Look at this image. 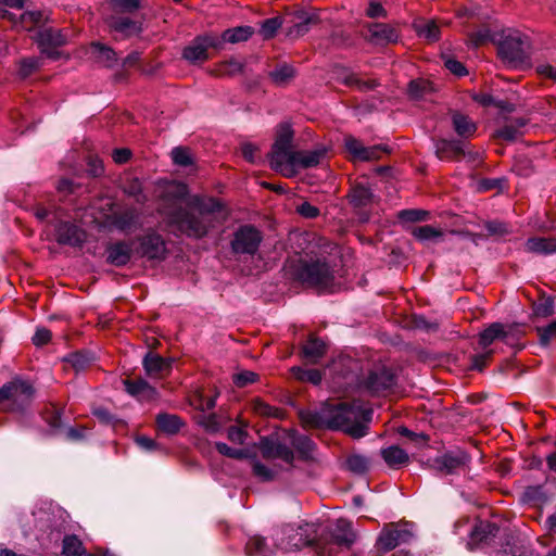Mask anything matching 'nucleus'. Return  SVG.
<instances>
[{
	"instance_id": "f257e3e1",
	"label": "nucleus",
	"mask_w": 556,
	"mask_h": 556,
	"mask_svg": "<svg viewBox=\"0 0 556 556\" xmlns=\"http://www.w3.org/2000/svg\"><path fill=\"white\" fill-rule=\"evenodd\" d=\"M162 211L169 224L189 237L201 238L222 223L227 213L214 198L189 195L182 182H167L162 191Z\"/></svg>"
},
{
	"instance_id": "dca6fc26",
	"label": "nucleus",
	"mask_w": 556,
	"mask_h": 556,
	"mask_svg": "<svg viewBox=\"0 0 556 556\" xmlns=\"http://www.w3.org/2000/svg\"><path fill=\"white\" fill-rule=\"evenodd\" d=\"M262 455L266 459H281L287 464L293 460V452L286 444H281L277 440L262 439L260 443Z\"/></svg>"
},
{
	"instance_id": "680f3d73",
	"label": "nucleus",
	"mask_w": 556,
	"mask_h": 556,
	"mask_svg": "<svg viewBox=\"0 0 556 556\" xmlns=\"http://www.w3.org/2000/svg\"><path fill=\"white\" fill-rule=\"evenodd\" d=\"M253 472L256 477H258L263 481H269L274 479L276 476V470L266 467L260 462H255L253 464Z\"/></svg>"
},
{
	"instance_id": "2eb2a0df",
	"label": "nucleus",
	"mask_w": 556,
	"mask_h": 556,
	"mask_svg": "<svg viewBox=\"0 0 556 556\" xmlns=\"http://www.w3.org/2000/svg\"><path fill=\"white\" fill-rule=\"evenodd\" d=\"M344 146L354 160L372 161L380 157L382 149L379 146L364 147L361 141L352 136L344 139Z\"/></svg>"
},
{
	"instance_id": "2f4dec72",
	"label": "nucleus",
	"mask_w": 556,
	"mask_h": 556,
	"mask_svg": "<svg viewBox=\"0 0 556 556\" xmlns=\"http://www.w3.org/2000/svg\"><path fill=\"white\" fill-rule=\"evenodd\" d=\"M414 29L419 37L425 38L428 41H435L439 39V26L433 20H418L414 23Z\"/></svg>"
},
{
	"instance_id": "393cba45",
	"label": "nucleus",
	"mask_w": 556,
	"mask_h": 556,
	"mask_svg": "<svg viewBox=\"0 0 556 556\" xmlns=\"http://www.w3.org/2000/svg\"><path fill=\"white\" fill-rule=\"evenodd\" d=\"M46 17L40 11H25L21 12L11 21L15 27L30 31L36 27H41Z\"/></svg>"
},
{
	"instance_id": "5701e85b",
	"label": "nucleus",
	"mask_w": 556,
	"mask_h": 556,
	"mask_svg": "<svg viewBox=\"0 0 556 556\" xmlns=\"http://www.w3.org/2000/svg\"><path fill=\"white\" fill-rule=\"evenodd\" d=\"M508 328L500 323H493L484 329L479 336V344L482 349H486L495 340H503L507 342Z\"/></svg>"
},
{
	"instance_id": "39448f33",
	"label": "nucleus",
	"mask_w": 556,
	"mask_h": 556,
	"mask_svg": "<svg viewBox=\"0 0 556 556\" xmlns=\"http://www.w3.org/2000/svg\"><path fill=\"white\" fill-rule=\"evenodd\" d=\"M314 526L305 523L303 526H287L277 533L276 542L277 545L285 552H291L306 546L312 541V533L314 532Z\"/></svg>"
},
{
	"instance_id": "f704fd0d",
	"label": "nucleus",
	"mask_w": 556,
	"mask_h": 556,
	"mask_svg": "<svg viewBox=\"0 0 556 556\" xmlns=\"http://www.w3.org/2000/svg\"><path fill=\"white\" fill-rule=\"evenodd\" d=\"M253 35V28L250 26H239L236 28L227 29L223 33L219 39L222 45L224 42L237 43L248 40Z\"/></svg>"
},
{
	"instance_id": "79ce46f5",
	"label": "nucleus",
	"mask_w": 556,
	"mask_h": 556,
	"mask_svg": "<svg viewBox=\"0 0 556 556\" xmlns=\"http://www.w3.org/2000/svg\"><path fill=\"white\" fill-rule=\"evenodd\" d=\"M24 5L25 0H0V17L14 21L17 14L11 10L22 11Z\"/></svg>"
},
{
	"instance_id": "bb28decb",
	"label": "nucleus",
	"mask_w": 556,
	"mask_h": 556,
	"mask_svg": "<svg viewBox=\"0 0 556 556\" xmlns=\"http://www.w3.org/2000/svg\"><path fill=\"white\" fill-rule=\"evenodd\" d=\"M381 457L384 463L394 469H397L404 465H406L409 460L408 454L401 447L396 445H391L386 448H382Z\"/></svg>"
},
{
	"instance_id": "49530a36",
	"label": "nucleus",
	"mask_w": 556,
	"mask_h": 556,
	"mask_svg": "<svg viewBox=\"0 0 556 556\" xmlns=\"http://www.w3.org/2000/svg\"><path fill=\"white\" fill-rule=\"evenodd\" d=\"M173 162L178 166H189L193 163V156L189 149L177 147L170 152Z\"/></svg>"
},
{
	"instance_id": "ea45409f",
	"label": "nucleus",
	"mask_w": 556,
	"mask_h": 556,
	"mask_svg": "<svg viewBox=\"0 0 556 556\" xmlns=\"http://www.w3.org/2000/svg\"><path fill=\"white\" fill-rule=\"evenodd\" d=\"M412 233L421 242L438 241L442 237L441 230L429 225L416 227Z\"/></svg>"
},
{
	"instance_id": "e2e57ef3",
	"label": "nucleus",
	"mask_w": 556,
	"mask_h": 556,
	"mask_svg": "<svg viewBox=\"0 0 556 556\" xmlns=\"http://www.w3.org/2000/svg\"><path fill=\"white\" fill-rule=\"evenodd\" d=\"M76 371L83 370L89 363L90 357L83 353H75L66 359Z\"/></svg>"
},
{
	"instance_id": "c85d7f7f",
	"label": "nucleus",
	"mask_w": 556,
	"mask_h": 556,
	"mask_svg": "<svg viewBox=\"0 0 556 556\" xmlns=\"http://www.w3.org/2000/svg\"><path fill=\"white\" fill-rule=\"evenodd\" d=\"M497 531L498 528L494 523L488 521H480L472 529L470 533V542L468 544L471 547V545L473 544L484 542L488 540L489 536H494L497 533Z\"/></svg>"
},
{
	"instance_id": "8fccbe9b",
	"label": "nucleus",
	"mask_w": 556,
	"mask_h": 556,
	"mask_svg": "<svg viewBox=\"0 0 556 556\" xmlns=\"http://www.w3.org/2000/svg\"><path fill=\"white\" fill-rule=\"evenodd\" d=\"M83 553V544L76 536H66L63 541V554L65 556H78Z\"/></svg>"
},
{
	"instance_id": "3c124183",
	"label": "nucleus",
	"mask_w": 556,
	"mask_h": 556,
	"mask_svg": "<svg viewBox=\"0 0 556 556\" xmlns=\"http://www.w3.org/2000/svg\"><path fill=\"white\" fill-rule=\"evenodd\" d=\"M198 422L211 433H215L220 429V422L215 414H201L198 417Z\"/></svg>"
},
{
	"instance_id": "37998d69",
	"label": "nucleus",
	"mask_w": 556,
	"mask_h": 556,
	"mask_svg": "<svg viewBox=\"0 0 556 556\" xmlns=\"http://www.w3.org/2000/svg\"><path fill=\"white\" fill-rule=\"evenodd\" d=\"M112 14L124 15L136 11L139 8V0H111Z\"/></svg>"
},
{
	"instance_id": "f3484780",
	"label": "nucleus",
	"mask_w": 556,
	"mask_h": 556,
	"mask_svg": "<svg viewBox=\"0 0 556 556\" xmlns=\"http://www.w3.org/2000/svg\"><path fill=\"white\" fill-rule=\"evenodd\" d=\"M393 383L394 376L389 369L383 367L369 374L364 383V388L371 394H378L391 388Z\"/></svg>"
},
{
	"instance_id": "a211bd4d",
	"label": "nucleus",
	"mask_w": 556,
	"mask_h": 556,
	"mask_svg": "<svg viewBox=\"0 0 556 556\" xmlns=\"http://www.w3.org/2000/svg\"><path fill=\"white\" fill-rule=\"evenodd\" d=\"M136 252L148 258H161L165 253V243L161 236L149 233L140 239Z\"/></svg>"
},
{
	"instance_id": "f8f14e48",
	"label": "nucleus",
	"mask_w": 556,
	"mask_h": 556,
	"mask_svg": "<svg viewBox=\"0 0 556 556\" xmlns=\"http://www.w3.org/2000/svg\"><path fill=\"white\" fill-rule=\"evenodd\" d=\"M33 388L24 381H12L0 388V403L12 401L13 405H20L30 400Z\"/></svg>"
},
{
	"instance_id": "1a4fd4ad",
	"label": "nucleus",
	"mask_w": 556,
	"mask_h": 556,
	"mask_svg": "<svg viewBox=\"0 0 556 556\" xmlns=\"http://www.w3.org/2000/svg\"><path fill=\"white\" fill-rule=\"evenodd\" d=\"M94 207H90L91 220L106 226L114 227L122 231L130 230L137 223V214L134 210H125L122 212H114L111 215H97L93 212Z\"/></svg>"
},
{
	"instance_id": "72a5a7b5",
	"label": "nucleus",
	"mask_w": 556,
	"mask_h": 556,
	"mask_svg": "<svg viewBox=\"0 0 556 556\" xmlns=\"http://www.w3.org/2000/svg\"><path fill=\"white\" fill-rule=\"evenodd\" d=\"M453 126L460 137H470L477 130L476 124L468 116L460 113L453 114Z\"/></svg>"
},
{
	"instance_id": "69168bd1",
	"label": "nucleus",
	"mask_w": 556,
	"mask_h": 556,
	"mask_svg": "<svg viewBox=\"0 0 556 556\" xmlns=\"http://www.w3.org/2000/svg\"><path fill=\"white\" fill-rule=\"evenodd\" d=\"M445 67L456 76H464L467 74L465 66L457 60L446 58L444 60Z\"/></svg>"
},
{
	"instance_id": "412c9836",
	"label": "nucleus",
	"mask_w": 556,
	"mask_h": 556,
	"mask_svg": "<svg viewBox=\"0 0 556 556\" xmlns=\"http://www.w3.org/2000/svg\"><path fill=\"white\" fill-rule=\"evenodd\" d=\"M370 39L378 45L393 43L399 40L397 30L388 24L375 23L368 28Z\"/></svg>"
},
{
	"instance_id": "603ef678",
	"label": "nucleus",
	"mask_w": 556,
	"mask_h": 556,
	"mask_svg": "<svg viewBox=\"0 0 556 556\" xmlns=\"http://www.w3.org/2000/svg\"><path fill=\"white\" fill-rule=\"evenodd\" d=\"M346 465L351 471L363 473L368 469L369 462L365 456L351 455L346 460Z\"/></svg>"
},
{
	"instance_id": "6ab92c4d",
	"label": "nucleus",
	"mask_w": 556,
	"mask_h": 556,
	"mask_svg": "<svg viewBox=\"0 0 556 556\" xmlns=\"http://www.w3.org/2000/svg\"><path fill=\"white\" fill-rule=\"evenodd\" d=\"M109 27L124 37L137 35L141 30V23L127 14H111L106 18Z\"/></svg>"
},
{
	"instance_id": "aec40b11",
	"label": "nucleus",
	"mask_w": 556,
	"mask_h": 556,
	"mask_svg": "<svg viewBox=\"0 0 556 556\" xmlns=\"http://www.w3.org/2000/svg\"><path fill=\"white\" fill-rule=\"evenodd\" d=\"M172 358H164L153 352H149L143 358V367L148 376L161 377L172 368Z\"/></svg>"
},
{
	"instance_id": "13d9d810",
	"label": "nucleus",
	"mask_w": 556,
	"mask_h": 556,
	"mask_svg": "<svg viewBox=\"0 0 556 556\" xmlns=\"http://www.w3.org/2000/svg\"><path fill=\"white\" fill-rule=\"evenodd\" d=\"M124 190L129 195L136 197L138 201L144 200V197H141L142 182L138 178L128 179L125 182Z\"/></svg>"
},
{
	"instance_id": "ddd939ff",
	"label": "nucleus",
	"mask_w": 556,
	"mask_h": 556,
	"mask_svg": "<svg viewBox=\"0 0 556 556\" xmlns=\"http://www.w3.org/2000/svg\"><path fill=\"white\" fill-rule=\"evenodd\" d=\"M469 462L468 455L463 451H454L437 457L433 468L441 473H454L464 468Z\"/></svg>"
},
{
	"instance_id": "58836bf2",
	"label": "nucleus",
	"mask_w": 556,
	"mask_h": 556,
	"mask_svg": "<svg viewBox=\"0 0 556 556\" xmlns=\"http://www.w3.org/2000/svg\"><path fill=\"white\" fill-rule=\"evenodd\" d=\"M326 345L323 341L311 339L303 346L304 356L312 363H316L325 353Z\"/></svg>"
},
{
	"instance_id": "c03bdc74",
	"label": "nucleus",
	"mask_w": 556,
	"mask_h": 556,
	"mask_svg": "<svg viewBox=\"0 0 556 556\" xmlns=\"http://www.w3.org/2000/svg\"><path fill=\"white\" fill-rule=\"evenodd\" d=\"M289 441L295 450L306 456L309 455L314 448V443L307 435L291 433L289 434Z\"/></svg>"
},
{
	"instance_id": "423d86ee",
	"label": "nucleus",
	"mask_w": 556,
	"mask_h": 556,
	"mask_svg": "<svg viewBox=\"0 0 556 556\" xmlns=\"http://www.w3.org/2000/svg\"><path fill=\"white\" fill-rule=\"evenodd\" d=\"M211 48H222V40L219 37L214 34L201 35L195 37L185 47L182 56L191 64L203 63L210 59L208 50Z\"/></svg>"
},
{
	"instance_id": "a19ab883",
	"label": "nucleus",
	"mask_w": 556,
	"mask_h": 556,
	"mask_svg": "<svg viewBox=\"0 0 556 556\" xmlns=\"http://www.w3.org/2000/svg\"><path fill=\"white\" fill-rule=\"evenodd\" d=\"M374 195L370 189L363 185H357L351 192V201L355 206H365L371 202Z\"/></svg>"
},
{
	"instance_id": "20e7f679",
	"label": "nucleus",
	"mask_w": 556,
	"mask_h": 556,
	"mask_svg": "<svg viewBox=\"0 0 556 556\" xmlns=\"http://www.w3.org/2000/svg\"><path fill=\"white\" fill-rule=\"evenodd\" d=\"M528 50V38L518 31L509 33L498 47V53L502 60L514 67L527 61Z\"/></svg>"
},
{
	"instance_id": "c756f323",
	"label": "nucleus",
	"mask_w": 556,
	"mask_h": 556,
	"mask_svg": "<svg viewBox=\"0 0 556 556\" xmlns=\"http://www.w3.org/2000/svg\"><path fill=\"white\" fill-rule=\"evenodd\" d=\"M525 126L526 121L522 118H517L506 123L503 127L497 129L495 136L507 141H514L522 135L521 129Z\"/></svg>"
},
{
	"instance_id": "6e6552de",
	"label": "nucleus",
	"mask_w": 556,
	"mask_h": 556,
	"mask_svg": "<svg viewBox=\"0 0 556 556\" xmlns=\"http://www.w3.org/2000/svg\"><path fill=\"white\" fill-rule=\"evenodd\" d=\"M355 540V535L348 520L339 519L332 533L331 542L321 548L320 556H336L334 549H349Z\"/></svg>"
},
{
	"instance_id": "774afa93",
	"label": "nucleus",
	"mask_w": 556,
	"mask_h": 556,
	"mask_svg": "<svg viewBox=\"0 0 556 556\" xmlns=\"http://www.w3.org/2000/svg\"><path fill=\"white\" fill-rule=\"evenodd\" d=\"M296 212L305 218H315L319 215V210L308 202H303L298 205Z\"/></svg>"
},
{
	"instance_id": "7c9ffc66",
	"label": "nucleus",
	"mask_w": 556,
	"mask_h": 556,
	"mask_svg": "<svg viewBox=\"0 0 556 556\" xmlns=\"http://www.w3.org/2000/svg\"><path fill=\"white\" fill-rule=\"evenodd\" d=\"M526 249L529 252L539 254H549L556 252V239L553 238H530L526 242Z\"/></svg>"
},
{
	"instance_id": "4468645a",
	"label": "nucleus",
	"mask_w": 556,
	"mask_h": 556,
	"mask_svg": "<svg viewBox=\"0 0 556 556\" xmlns=\"http://www.w3.org/2000/svg\"><path fill=\"white\" fill-rule=\"evenodd\" d=\"M55 240L60 244L80 247L86 241V232L68 222L55 224Z\"/></svg>"
},
{
	"instance_id": "7ed1b4c3",
	"label": "nucleus",
	"mask_w": 556,
	"mask_h": 556,
	"mask_svg": "<svg viewBox=\"0 0 556 556\" xmlns=\"http://www.w3.org/2000/svg\"><path fill=\"white\" fill-rule=\"evenodd\" d=\"M293 130L288 124L278 127L275 143L269 154L270 167L285 177H293L299 170V151L292 146Z\"/></svg>"
},
{
	"instance_id": "f03ea898",
	"label": "nucleus",
	"mask_w": 556,
	"mask_h": 556,
	"mask_svg": "<svg viewBox=\"0 0 556 556\" xmlns=\"http://www.w3.org/2000/svg\"><path fill=\"white\" fill-rule=\"evenodd\" d=\"M372 410L359 401L327 404L317 412H301V421L307 427L340 429L353 438L367 433Z\"/></svg>"
},
{
	"instance_id": "bf43d9fd",
	"label": "nucleus",
	"mask_w": 556,
	"mask_h": 556,
	"mask_svg": "<svg viewBox=\"0 0 556 556\" xmlns=\"http://www.w3.org/2000/svg\"><path fill=\"white\" fill-rule=\"evenodd\" d=\"M429 213L422 210H403L399 213V217L407 222H420L427 219Z\"/></svg>"
},
{
	"instance_id": "0eeeda50",
	"label": "nucleus",
	"mask_w": 556,
	"mask_h": 556,
	"mask_svg": "<svg viewBox=\"0 0 556 556\" xmlns=\"http://www.w3.org/2000/svg\"><path fill=\"white\" fill-rule=\"evenodd\" d=\"M299 278L303 282L325 290L330 287L333 273L327 263L315 261L302 265L299 271Z\"/></svg>"
},
{
	"instance_id": "473e14b6",
	"label": "nucleus",
	"mask_w": 556,
	"mask_h": 556,
	"mask_svg": "<svg viewBox=\"0 0 556 556\" xmlns=\"http://www.w3.org/2000/svg\"><path fill=\"white\" fill-rule=\"evenodd\" d=\"M90 54L98 63L108 67L112 66L116 61L115 52L99 42L91 45Z\"/></svg>"
},
{
	"instance_id": "4d7b16f0",
	"label": "nucleus",
	"mask_w": 556,
	"mask_h": 556,
	"mask_svg": "<svg viewBox=\"0 0 556 556\" xmlns=\"http://www.w3.org/2000/svg\"><path fill=\"white\" fill-rule=\"evenodd\" d=\"M232 380L237 387L243 388L250 383L255 382L257 380V374L250 371V370H244V371L235 374L232 377Z\"/></svg>"
},
{
	"instance_id": "6e6d98bb",
	"label": "nucleus",
	"mask_w": 556,
	"mask_h": 556,
	"mask_svg": "<svg viewBox=\"0 0 556 556\" xmlns=\"http://www.w3.org/2000/svg\"><path fill=\"white\" fill-rule=\"evenodd\" d=\"M540 336V343L542 345H548L552 339L556 337V319L545 327L538 328Z\"/></svg>"
},
{
	"instance_id": "4be33fe9",
	"label": "nucleus",
	"mask_w": 556,
	"mask_h": 556,
	"mask_svg": "<svg viewBox=\"0 0 556 556\" xmlns=\"http://www.w3.org/2000/svg\"><path fill=\"white\" fill-rule=\"evenodd\" d=\"M134 243L117 242L111 244L108 250V262L115 266H123L127 264L134 252Z\"/></svg>"
},
{
	"instance_id": "a18cd8bd",
	"label": "nucleus",
	"mask_w": 556,
	"mask_h": 556,
	"mask_svg": "<svg viewBox=\"0 0 556 556\" xmlns=\"http://www.w3.org/2000/svg\"><path fill=\"white\" fill-rule=\"evenodd\" d=\"M269 76L276 85H285L293 78L294 71L291 66L282 64L273 70Z\"/></svg>"
},
{
	"instance_id": "5fc2aeb1",
	"label": "nucleus",
	"mask_w": 556,
	"mask_h": 556,
	"mask_svg": "<svg viewBox=\"0 0 556 556\" xmlns=\"http://www.w3.org/2000/svg\"><path fill=\"white\" fill-rule=\"evenodd\" d=\"M430 90V84L426 80L418 79L409 83L408 92L410 97L418 99L424 97Z\"/></svg>"
},
{
	"instance_id": "9b49d317",
	"label": "nucleus",
	"mask_w": 556,
	"mask_h": 556,
	"mask_svg": "<svg viewBox=\"0 0 556 556\" xmlns=\"http://www.w3.org/2000/svg\"><path fill=\"white\" fill-rule=\"evenodd\" d=\"M412 536V531L406 527L391 525L381 531L377 541V545L379 549L389 552L401 543H407Z\"/></svg>"
},
{
	"instance_id": "0e129e2a",
	"label": "nucleus",
	"mask_w": 556,
	"mask_h": 556,
	"mask_svg": "<svg viewBox=\"0 0 556 556\" xmlns=\"http://www.w3.org/2000/svg\"><path fill=\"white\" fill-rule=\"evenodd\" d=\"M253 409L255 413L262 416H278V409L271 407L270 405L261 400L254 401Z\"/></svg>"
},
{
	"instance_id": "9d476101",
	"label": "nucleus",
	"mask_w": 556,
	"mask_h": 556,
	"mask_svg": "<svg viewBox=\"0 0 556 556\" xmlns=\"http://www.w3.org/2000/svg\"><path fill=\"white\" fill-rule=\"evenodd\" d=\"M261 240L262 237L254 227L243 226L235 233V238L231 242L232 250L236 253L253 254L256 252Z\"/></svg>"
},
{
	"instance_id": "b1692460",
	"label": "nucleus",
	"mask_w": 556,
	"mask_h": 556,
	"mask_svg": "<svg viewBox=\"0 0 556 556\" xmlns=\"http://www.w3.org/2000/svg\"><path fill=\"white\" fill-rule=\"evenodd\" d=\"M36 41L41 47V51L47 53L50 58H54V54L49 51V48L64 43L62 35L52 28H42L38 30L36 34Z\"/></svg>"
},
{
	"instance_id": "338daca9",
	"label": "nucleus",
	"mask_w": 556,
	"mask_h": 556,
	"mask_svg": "<svg viewBox=\"0 0 556 556\" xmlns=\"http://www.w3.org/2000/svg\"><path fill=\"white\" fill-rule=\"evenodd\" d=\"M342 79L344 84L350 86H357L361 89H369L374 87L372 83L363 81L353 73H346Z\"/></svg>"
},
{
	"instance_id": "864d4df0",
	"label": "nucleus",
	"mask_w": 556,
	"mask_h": 556,
	"mask_svg": "<svg viewBox=\"0 0 556 556\" xmlns=\"http://www.w3.org/2000/svg\"><path fill=\"white\" fill-rule=\"evenodd\" d=\"M216 450L225 456L230 458L241 459L249 457V452L244 448H232L229 447L226 443L218 442L216 443Z\"/></svg>"
},
{
	"instance_id": "cd10ccee",
	"label": "nucleus",
	"mask_w": 556,
	"mask_h": 556,
	"mask_svg": "<svg viewBox=\"0 0 556 556\" xmlns=\"http://www.w3.org/2000/svg\"><path fill=\"white\" fill-rule=\"evenodd\" d=\"M327 155L325 147H318L311 151H299V169L319 165Z\"/></svg>"
},
{
	"instance_id": "052dcab7",
	"label": "nucleus",
	"mask_w": 556,
	"mask_h": 556,
	"mask_svg": "<svg viewBox=\"0 0 556 556\" xmlns=\"http://www.w3.org/2000/svg\"><path fill=\"white\" fill-rule=\"evenodd\" d=\"M265 546H266V541L264 538L254 536L248 543V551L252 555L266 556L265 555Z\"/></svg>"
},
{
	"instance_id": "09e8293b",
	"label": "nucleus",
	"mask_w": 556,
	"mask_h": 556,
	"mask_svg": "<svg viewBox=\"0 0 556 556\" xmlns=\"http://www.w3.org/2000/svg\"><path fill=\"white\" fill-rule=\"evenodd\" d=\"M281 20L279 17H271L265 20L260 28V34L264 39H269L275 36L279 27L281 26Z\"/></svg>"
},
{
	"instance_id": "de8ad7c7",
	"label": "nucleus",
	"mask_w": 556,
	"mask_h": 556,
	"mask_svg": "<svg viewBox=\"0 0 556 556\" xmlns=\"http://www.w3.org/2000/svg\"><path fill=\"white\" fill-rule=\"evenodd\" d=\"M292 372L299 380L308 381L313 384H318L323 379L321 372L317 369H307L306 370V369H302L300 367H293Z\"/></svg>"
},
{
	"instance_id": "c9c22d12",
	"label": "nucleus",
	"mask_w": 556,
	"mask_h": 556,
	"mask_svg": "<svg viewBox=\"0 0 556 556\" xmlns=\"http://www.w3.org/2000/svg\"><path fill=\"white\" fill-rule=\"evenodd\" d=\"M465 148V143L460 141L442 140L437 144V154L440 159H444L447 154H451V156H458L460 154L466 156Z\"/></svg>"
},
{
	"instance_id": "e433bc0d",
	"label": "nucleus",
	"mask_w": 556,
	"mask_h": 556,
	"mask_svg": "<svg viewBox=\"0 0 556 556\" xmlns=\"http://www.w3.org/2000/svg\"><path fill=\"white\" fill-rule=\"evenodd\" d=\"M156 422L160 430L168 434L177 433L182 426L181 419L170 414H160L156 418Z\"/></svg>"
},
{
	"instance_id": "a878e982",
	"label": "nucleus",
	"mask_w": 556,
	"mask_h": 556,
	"mask_svg": "<svg viewBox=\"0 0 556 556\" xmlns=\"http://www.w3.org/2000/svg\"><path fill=\"white\" fill-rule=\"evenodd\" d=\"M126 391L141 401H150L156 396V390L143 379L124 381Z\"/></svg>"
},
{
	"instance_id": "4c0bfd02",
	"label": "nucleus",
	"mask_w": 556,
	"mask_h": 556,
	"mask_svg": "<svg viewBox=\"0 0 556 556\" xmlns=\"http://www.w3.org/2000/svg\"><path fill=\"white\" fill-rule=\"evenodd\" d=\"M243 62H241L238 59L231 58L219 63L215 68V73L218 76H235L243 71Z\"/></svg>"
}]
</instances>
